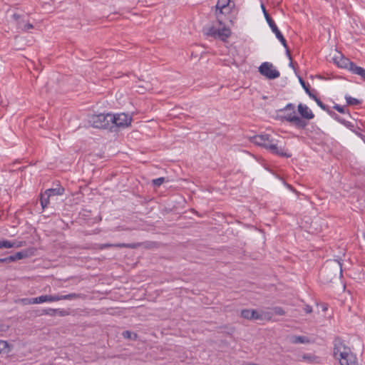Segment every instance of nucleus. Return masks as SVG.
Listing matches in <instances>:
<instances>
[{
  "label": "nucleus",
  "instance_id": "1",
  "mask_svg": "<svg viewBox=\"0 0 365 365\" xmlns=\"http://www.w3.org/2000/svg\"><path fill=\"white\" fill-rule=\"evenodd\" d=\"M252 142L268 150L272 154L280 157L290 158L291 154L284 150V147L278 144V140L268 134L258 135L252 137Z\"/></svg>",
  "mask_w": 365,
  "mask_h": 365
},
{
  "label": "nucleus",
  "instance_id": "2",
  "mask_svg": "<svg viewBox=\"0 0 365 365\" xmlns=\"http://www.w3.org/2000/svg\"><path fill=\"white\" fill-rule=\"evenodd\" d=\"M342 275L341 264L338 260L327 261L320 270L321 277L327 282Z\"/></svg>",
  "mask_w": 365,
  "mask_h": 365
},
{
  "label": "nucleus",
  "instance_id": "3",
  "mask_svg": "<svg viewBox=\"0 0 365 365\" xmlns=\"http://www.w3.org/2000/svg\"><path fill=\"white\" fill-rule=\"evenodd\" d=\"M283 111L287 112L284 118L294 125L298 128H304L307 123L302 118L299 117L295 111L294 106L292 103L287 104L283 109Z\"/></svg>",
  "mask_w": 365,
  "mask_h": 365
},
{
  "label": "nucleus",
  "instance_id": "4",
  "mask_svg": "<svg viewBox=\"0 0 365 365\" xmlns=\"http://www.w3.org/2000/svg\"><path fill=\"white\" fill-rule=\"evenodd\" d=\"M111 114L101 113L91 115L89 118V123L93 127L96 128L111 129Z\"/></svg>",
  "mask_w": 365,
  "mask_h": 365
},
{
  "label": "nucleus",
  "instance_id": "5",
  "mask_svg": "<svg viewBox=\"0 0 365 365\" xmlns=\"http://www.w3.org/2000/svg\"><path fill=\"white\" fill-rule=\"evenodd\" d=\"M261 7L262 9L264 17H265L269 27L271 28L272 32L274 33V34L276 35V37L279 40V41L282 43L283 46L286 48L287 55L288 56L290 60H292V56H291L289 50L287 47V41H286L285 38H284V36L282 34V33L280 32V31L278 29V28L276 26L273 19L271 18V16L267 11L264 6L263 4H262Z\"/></svg>",
  "mask_w": 365,
  "mask_h": 365
},
{
  "label": "nucleus",
  "instance_id": "6",
  "mask_svg": "<svg viewBox=\"0 0 365 365\" xmlns=\"http://www.w3.org/2000/svg\"><path fill=\"white\" fill-rule=\"evenodd\" d=\"M259 73L269 79H275L280 76L279 71H277L272 63L269 62H264L259 68Z\"/></svg>",
  "mask_w": 365,
  "mask_h": 365
},
{
  "label": "nucleus",
  "instance_id": "7",
  "mask_svg": "<svg viewBox=\"0 0 365 365\" xmlns=\"http://www.w3.org/2000/svg\"><path fill=\"white\" fill-rule=\"evenodd\" d=\"M111 127H126L130 124L132 118L127 114L122 113L116 115L111 114Z\"/></svg>",
  "mask_w": 365,
  "mask_h": 365
},
{
  "label": "nucleus",
  "instance_id": "8",
  "mask_svg": "<svg viewBox=\"0 0 365 365\" xmlns=\"http://www.w3.org/2000/svg\"><path fill=\"white\" fill-rule=\"evenodd\" d=\"M153 242H138V243H133V244H125V243H118V244H101L98 245V248L101 250L108 248V247H125V248H130V249H136L142 245H144L146 248L151 247V245H153Z\"/></svg>",
  "mask_w": 365,
  "mask_h": 365
},
{
  "label": "nucleus",
  "instance_id": "9",
  "mask_svg": "<svg viewBox=\"0 0 365 365\" xmlns=\"http://www.w3.org/2000/svg\"><path fill=\"white\" fill-rule=\"evenodd\" d=\"M344 353L351 354L350 349L340 339H336L334 343V356L335 358H344Z\"/></svg>",
  "mask_w": 365,
  "mask_h": 365
},
{
  "label": "nucleus",
  "instance_id": "10",
  "mask_svg": "<svg viewBox=\"0 0 365 365\" xmlns=\"http://www.w3.org/2000/svg\"><path fill=\"white\" fill-rule=\"evenodd\" d=\"M207 36L218 37L221 40L225 41L227 38L230 36V30L227 28H223L222 29H216L213 26L207 29L206 33Z\"/></svg>",
  "mask_w": 365,
  "mask_h": 365
},
{
  "label": "nucleus",
  "instance_id": "11",
  "mask_svg": "<svg viewBox=\"0 0 365 365\" xmlns=\"http://www.w3.org/2000/svg\"><path fill=\"white\" fill-rule=\"evenodd\" d=\"M230 0H218L215 6L216 16L219 19L220 14H225L229 12Z\"/></svg>",
  "mask_w": 365,
  "mask_h": 365
},
{
  "label": "nucleus",
  "instance_id": "12",
  "mask_svg": "<svg viewBox=\"0 0 365 365\" xmlns=\"http://www.w3.org/2000/svg\"><path fill=\"white\" fill-rule=\"evenodd\" d=\"M298 111L301 116L304 119L311 120L314 117L312 110L306 105L300 103L298 106Z\"/></svg>",
  "mask_w": 365,
  "mask_h": 365
},
{
  "label": "nucleus",
  "instance_id": "13",
  "mask_svg": "<svg viewBox=\"0 0 365 365\" xmlns=\"http://www.w3.org/2000/svg\"><path fill=\"white\" fill-rule=\"evenodd\" d=\"M344 358L339 359L341 365H358L356 356L352 354L344 353Z\"/></svg>",
  "mask_w": 365,
  "mask_h": 365
},
{
  "label": "nucleus",
  "instance_id": "14",
  "mask_svg": "<svg viewBox=\"0 0 365 365\" xmlns=\"http://www.w3.org/2000/svg\"><path fill=\"white\" fill-rule=\"evenodd\" d=\"M316 103H317V105L321 108H322L324 110H326L329 113V114L332 116V117H334V118L336 120H337L338 121L341 122V123L347 125V121H346L345 120H343L341 118H340L339 116H337V115L329 110V107L326 105H324L321 101L320 99H316Z\"/></svg>",
  "mask_w": 365,
  "mask_h": 365
},
{
  "label": "nucleus",
  "instance_id": "15",
  "mask_svg": "<svg viewBox=\"0 0 365 365\" xmlns=\"http://www.w3.org/2000/svg\"><path fill=\"white\" fill-rule=\"evenodd\" d=\"M337 65L341 68H347L351 71L354 66V63L350 61L348 58L342 57L336 62Z\"/></svg>",
  "mask_w": 365,
  "mask_h": 365
},
{
  "label": "nucleus",
  "instance_id": "16",
  "mask_svg": "<svg viewBox=\"0 0 365 365\" xmlns=\"http://www.w3.org/2000/svg\"><path fill=\"white\" fill-rule=\"evenodd\" d=\"M64 192V188L62 186L58 185L57 187L50 188L46 190V195L48 197L54 195H62Z\"/></svg>",
  "mask_w": 365,
  "mask_h": 365
},
{
  "label": "nucleus",
  "instance_id": "17",
  "mask_svg": "<svg viewBox=\"0 0 365 365\" xmlns=\"http://www.w3.org/2000/svg\"><path fill=\"white\" fill-rule=\"evenodd\" d=\"M27 256L28 255L26 252H18L15 255L6 257V263L26 258Z\"/></svg>",
  "mask_w": 365,
  "mask_h": 365
},
{
  "label": "nucleus",
  "instance_id": "18",
  "mask_svg": "<svg viewBox=\"0 0 365 365\" xmlns=\"http://www.w3.org/2000/svg\"><path fill=\"white\" fill-rule=\"evenodd\" d=\"M38 301H41V303L58 302V301H60V298H58V294H56V295H41V296H39V300Z\"/></svg>",
  "mask_w": 365,
  "mask_h": 365
},
{
  "label": "nucleus",
  "instance_id": "19",
  "mask_svg": "<svg viewBox=\"0 0 365 365\" xmlns=\"http://www.w3.org/2000/svg\"><path fill=\"white\" fill-rule=\"evenodd\" d=\"M21 245L17 244L16 242H11L6 240H0V250L1 249H9L11 247H19Z\"/></svg>",
  "mask_w": 365,
  "mask_h": 365
},
{
  "label": "nucleus",
  "instance_id": "20",
  "mask_svg": "<svg viewBox=\"0 0 365 365\" xmlns=\"http://www.w3.org/2000/svg\"><path fill=\"white\" fill-rule=\"evenodd\" d=\"M83 294H76V293H71V294H66V295L58 294V298H60V300H64V299L72 300V299H79V298H83Z\"/></svg>",
  "mask_w": 365,
  "mask_h": 365
},
{
  "label": "nucleus",
  "instance_id": "21",
  "mask_svg": "<svg viewBox=\"0 0 365 365\" xmlns=\"http://www.w3.org/2000/svg\"><path fill=\"white\" fill-rule=\"evenodd\" d=\"M351 71L353 73L361 76V78L364 81H365V69H364L363 68L359 67V66H356V64H354V66H353V68L351 70Z\"/></svg>",
  "mask_w": 365,
  "mask_h": 365
},
{
  "label": "nucleus",
  "instance_id": "22",
  "mask_svg": "<svg viewBox=\"0 0 365 365\" xmlns=\"http://www.w3.org/2000/svg\"><path fill=\"white\" fill-rule=\"evenodd\" d=\"M241 317L252 320L253 319V309H243L241 312Z\"/></svg>",
  "mask_w": 365,
  "mask_h": 365
},
{
  "label": "nucleus",
  "instance_id": "23",
  "mask_svg": "<svg viewBox=\"0 0 365 365\" xmlns=\"http://www.w3.org/2000/svg\"><path fill=\"white\" fill-rule=\"evenodd\" d=\"M49 197H48V195H46V191L44 192V193L41 195L40 201L43 209H45L48 206L49 203Z\"/></svg>",
  "mask_w": 365,
  "mask_h": 365
},
{
  "label": "nucleus",
  "instance_id": "24",
  "mask_svg": "<svg viewBox=\"0 0 365 365\" xmlns=\"http://www.w3.org/2000/svg\"><path fill=\"white\" fill-rule=\"evenodd\" d=\"M345 99H346V103L349 106H357L361 103L359 100H358L355 98L351 97L349 96H346Z\"/></svg>",
  "mask_w": 365,
  "mask_h": 365
},
{
  "label": "nucleus",
  "instance_id": "25",
  "mask_svg": "<svg viewBox=\"0 0 365 365\" xmlns=\"http://www.w3.org/2000/svg\"><path fill=\"white\" fill-rule=\"evenodd\" d=\"M122 335L125 339H129L133 340H135L138 337L137 334L131 332L130 331H124L122 333Z\"/></svg>",
  "mask_w": 365,
  "mask_h": 365
},
{
  "label": "nucleus",
  "instance_id": "26",
  "mask_svg": "<svg viewBox=\"0 0 365 365\" xmlns=\"http://www.w3.org/2000/svg\"><path fill=\"white\" fill-rule=\"evenodd\" d=\"M292 341L294 344H299V343L304 344V343L308 342L309 341L304 336H294Z\"/></svg>",
  "mask_w": 365,
  "mask_h": 365
},
{
  "label": "nucleus",
  "instance_id": "27",
  "mask_svg": "<svg viewBox=\"0 0 365 365\" xmlns=\"http://www.w3.org/2000/svg\"><path fill=\"white\" fill-rule=\"evenodd\" d=\"M272 310H273L274 314L276 315L282 316V315H284V314H285V312L284 311V309L280 307H275L273 308Z\"/></svg>",
  "mask_w": 365,
  "mask_h": 365
},
{
  "label": "nucleus",
  "instance_id": "28",
  "mask_svg": "<svg viewBox=\"0 0 365 365\" xmlns=\"http://www.w3.org/2000/svg\"><path fill=\"white\" fill-rule=\"evenodd\" d=\"M165 182V178H159L153 180V185L155 187L160 186Z\"/></svg>",
  "mask_w": 365,
  "mask_h": 365
},
{
  "label": "nucleus",
  "instance_id": "29",
  "mask_svg": "<svg viewBox=\"0 0 365 365\" xmlns=\"http://www.w3.org/2000/svg\"><path fill=\"white\" fill-rule=\"evenodd\" d=\"M334 108L336 109L337 111H339L341 113H349V111L346 109L344 106H341L338 104H336L334 106Z\"/></svg>",
  "mask_w": 365,
  "mask_h": 365
},
{
  "label": "nucleus",
  "instance_id": "30",
  "mask_svg": "<svg viewBox=\"0 0 365 365\" xmlns=\"http://www.w3.org/2000/svg\"><path fill=\"white\" fill-rule=\"evenodd\" d=\"M8 348V343L6 341L0 340V354L5 351Z\"/></svg>",
  "mask_w": 365,
  "mask_h": 365
},
{
  "label": "nucleus",
  "instance_id": "31",
  "mask_svg": "<svg viewBox=\"0 0 365 365\" xmlns=\"http://www.w3.org/2000/svg\"><path fill=\"white\" fill-rule=\"evenodd\" d=\"M44 314H48L49 316H55L56 315V309H48L43 311Z\"/></svg>",
  "mask_w": 365,
  "mask_h": 365
},
{
  "label": "nucleus",
  "instance_id": "32",
  "mask_svg": "<svg viewBox=\"0 0 365 365\" xmlns=\"http://www.w3.org/2000/svg\"><path fill=\"white\" fill-rule=\"evenodd\" d=\"M56 314L64 317L69 314V312L66 309H56Z\"/></svg>",
  "mask_w": 365,
  "mask_h": 365
},
{
  "label": "nucleus",
  "instance_id": "33",
  "mask_svg": "<svg viewBox=\"0 0 365 365\" xmlns=\"http://www.w3.org/2000/svg\"><path fill=\"white\" fill-rule=\"evenodd\" d=\"M299 82H300L302 86L305 90L306 93H309V84L307 85L306 83L304 82V81L303 79H302L301 78H299Z\"/></svg>",
  "mask_w": 365,
  "mask_h": 365
},
{
  "label": "nucleus",
  "instance_id": "34",
  "mask_svg": "<svg viewBox=\"0 0 365 365\" xmlns=\"http://www.w3.org/2000/svg\"><path fill=\"white\" fill-rule=\"evenodd\" d=\"M39 300V297L31 298L29 300H28L29 304H41V301Z\"/></svg>",
  "mask_w": 365,
  "mask_h": 365
},
{
  "label": "nucleus",
  "instance_id": "35",
  "mask_svg": "<svg viewBox=\"0 0 365 365\" xmlns=\"http://www.w3.org/2000/svg\"><path fill=\"white\" fill-rule=\"evenodd\" d=\"M262 319V315L253 309V319Z\"/></svg>",
  "mask_w": 365,
  "mask_h": 365
},
{
  "label": "nucleus",
  "instance_id": "36",
  "mask_svg": "<svg viewBox=\"0 0 365 365\" xmlns=\"http://www.w3.org/2000/svg\"><path fill=\"white\" fill-rule=\"evenodd\" d=\"M304 309L305 312L307 314H310L312 312V309L309 305H306L305 307L304 308Z\"/></svg>",
  "mask_w": 365,
  "mask_h": 365
},
{
  "label": "nucleus",
  "instance_id": "37",
  "mask_svg": "<svg viewBox=\"0 0 365 365\" xmlns=\"http://www.w3.org/2000/svg\"><path fill=\"white\" fill-rule=\"evenodd\" d=\"M33 27H34V26H33V25H32L31 24L28 23V24H25V25H24V29L25 31H27V30H29V29H33Z\"/></svg>",
  "mask_w": 365,
  "mask_h": 365
},
{
  "label": "nucleus",
  "instance_id": "38",
  "mask_svg": "<svg viewBox=\"0 0 365 365\" xmlns=\"http://www.w3.org/2000/svg\"><path fill=\"white\" fill-rule=\"evenodd\" d=\"M29 299H28V298H26V299H22V302H23L24 304H29L28 303V300H29Z\"/></svg>",
  "mask_w": 365,
  "mask_h": 365
},
{
  "label": "nucleus",
  "instance_id": "39",
  "mask_svg": "<svg viewBox=\"0 0 365 365\" xmlns=\"http://www.w3.org/2000/svg\"><path fill=\"white\" fill-rule=\"evenodd\" d=\"M0 262H5V263H6V257H5V258H0Z\"/></svg>",
  "mask_w": 365,
  "mask_h": 365
},
{
  "label": "nucleus",
  "instance_id": "40",
  "mask_svg": "<svg viewBox=\"0 0 365 365\" xmlns=\"http://www.w3.org/2000/svg\"><path fill=\"white\" fill-rule=\"evenodd\" d=\"M307 93V94L309 96V97H310V98H312L313 96H314L313 93H311L310 90H309V93Z\"/></svg>",
  "mask_w": 365,
  "mask_h": 365
},
{
  "label": "nucleus",
  "instance_id": "41",
  "mask_svg": "<svg viewBox=\"0 0 365 365\" xmlns=\"http://www.w3.org/2000/svg\"><path fill=\"white\" fill-rule=\"evenodd\" d=\"M312 99H314L316 101V99H319L315 95L313 96Z\"/></svg>",
  "mask_w": 365,
  "mask_h": 365
},
{
  "label": "nucleus",
  "instance_id": "42",
  "mask_svg": "<svg viewBox=\"0 0 365 365\" xmlns=\"http://www.w3.org/2000/svg\"><path fill=\"white\" fill-rule=\"evenodd\" d=\"M327 307H323V310H324V311H325V310H327Z\"/></svg>",
  "mask_w": 365,
  "mask_h": 365
},
{
  "label": "nucleus",
  "instance_id": "43",
  "mask_svg": "<svg viewBox=\"0 0 365 365\" xmlns=\"http://www.w3.org/2000/svg\"><path fill=\"white\" fill-rule=\"evenodd\" d=\"M289 66L292 67L293 66V63L292 61L290 62Z\"/></svg>",
  "mask_w": 365,
  "mask_h": 365
}]
</instances>
